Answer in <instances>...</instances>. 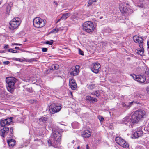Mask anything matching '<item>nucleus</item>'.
<instances>
[{"mask_svg": "<svg viewBox=\"0 0 149 149\" xmlns=\"http://www.w3.org/2000/svg\"><path fill=\"white\" fill-rule=\"evenodd\" d=\"M131 119L132 123H136L139 121L140 120L138 118L136 113H134L131 116Z\"/></svg>", "mask_w": 149, "mask_h": 149, "instance_id": "obj_19", "label": "nucleus"}, {"mask_svg": "<svg viewBox=\"0 0 149 149\" xmlns=\"http://www.w3.org/2000/svg\"><path fill=\"white\" fill-rule=\"evenodd\" d=\"M115 141L118 144L124 148H127L129 147L128 143L120 137H116L115 138Z\"/></svg>", "mask_w": 149, "mask_h": 149, "instance_id": "obj_7", "label": "nucleus"}, {"mask_svg": "<svg viewBox=\"0 0 149 149\" xmlns=\"http://www.w3.org/2000/svg\"><path fill=\"white\" fill-rule=\"evenodd\" d=\"M131 118L130 116L125 117L122 120V123H124L128 125H130L132 123Z\"/></svg>", "mask_w": 149, "mask_h": 149, "instance_id": "obj_16", "label": "nucleus"}, {"mask_svg": "<svg viewBox=\"0 0 149 149\" xmlns=\"http://www.w3.org/2000/svg\"><path fill=\"white\" fill-rule=\"evenodd\" d=\"M22 45L21 44H18V45Z\"/></svg>", "mask_w": 149, "mask_h": 149, "instance_id": "obj_53", "label": "nucleus"}, {"mask_svg": "<svg viewBox=\"0 0 149 149\" xmlns=\"http://www.w3.org/2000/svg\"><path fill=\"white\" fill-rule=\"evenodd\" d=\"M97 101V99L95 98H93L92 97L91 102L93 103L95 102H96Z\"/></svg>", "mask_w": 149, "mask_h": 149, "instance_id": "obj_33", "label": "nucleus"}, {"mask_svg": "<svg viewBox=\"0 0 149 149\" xmlns=\"http://www.w3.org/2000/svg\"><path fill=\"white\" fill-rule=\"evenodd\" d=\"M70 15V13H66L63 14L61 18L58 19L57 21L56 22V23L58 22L61 20H65Z\"/></svg>", "mask_w": 149, "mask_h": 149, "instance_id": "obj_21", "label": "nucleus"}, {"mask_svg": "<svg viewBox=\"0 0 149 149\" xmlns=\"http://www.w3.org/2000/svg\"><path fill=\"white\" fill-rule=\"evenodd\" d=\"M60 106H57L54 104H52L49 107L50 112L52 113H55L59 112L61 109Z\"/></svg>", "mask_w": 149, "mask_h": 149, "instance_id": "obj_8", "label": "nucleus"}, {"mask_svg": "<svg viewBox=\"0 0 149 149\" xmlns=\"http://www.w3.org/2000/svg\"><path fill=\"white\" fill-rule=\"evenodd\" d=\"M20 23L19 19L17 17H15L10 22L9 28L10 29L13 30L17 29Z\"/></svg>", "mask_w": 149, "mask_h": 149, "instance_id": "obj_4", "label": "nucleus"}, {"mask_svg": "<svg viewBox=\"0 0 149 149\" xmlns=\"http://www.w3.org/2000/svg\"><path fill=\"white\" fill-rule=\"evenodd\" d=\"M58 29H54L52 30L51 32L52 33H56L58 31Z\"/></svg>", "mask_w": 149, "mask_h": 149, "instance_id": "obj_37", "label": "nucleus"}, {"mask_svg": "<svg viewBox=\"0 0 149 149\" xmlns=\"http://www.w3.org/2000/svg\"><path fill=\"white\" fill-rule=\"evenodd\" d=\"M132 77L136 81L141 83H143L146 80L145 76L143 75L133 74Z\"/></svg>", "mask_w": 149, "mask_h": 149, "instance_id": "obj_9", "label": "nucleus"}, {"mask_svg": "<svg viewBox=\"0 0 149 149\" xmlns=\"http://www.w3.org/2000/svg\"><path fill=\"white\" fill-rule=\"evenodd\" d=\"M10 63L9 61H6L3 62V64L5 65H8Z\"/></svg>", "mask_w": 149, "mask_h": 149, "instance_id": "obj_41", "label": "nucleus"}, {"mask_svg": "<svg viewBox=\"0 0 149 149\" xmlns=\"http://www.w3.org/2000/svg\"><path fill=\"white\" fill-rule=\"evenodd\" d=\"M71 94L72 95V93H71Z\"/></svg>", "mask_w": 149, "mask_h": 149, "instance_id": "obj_55", "label": "nucleus"}, {"mask_svg": "<svg viewBox=\"0 0 149 149\" xmlns=\"http://www.w3.org/2000/svg\"><path fill=\"white\" fill-rule=\"evenodd\" d=\"M9 128L8 127H4L3 129H1L0 131V134L1 136L4 137L8 133Z\"/></svg>", "mask_w": 149, "mask_h": 149, "instance_id": "obj_18", "label": "nucleus"}, {"mask_svg": "<svg viewBox=\"0 0 149 149\" xmlns=\"http://www.w3.org/2000/svg\"><path fill=\"white\" fill-rule=\"evenodd\" d=\"M47 50V49L46 48H43L42 49V51L43 52H46Z\"/></svg>", "mask_w": 149, "mask_h": 149, "instance_id": "obj_40", "label": "nucleus"}, {"mask_svg": "<svg viewBox=\"0 0 149 149\" xmlns=\"http://www.w3.org/2000/svg\"><path fill=\"white\" fill-rule=\"evenodd\" d=\"M14 45H18V44H17V43H12L11 44L12 46H14Z\"/></svg>", "mask_w": 149, "mask_h": 149, "instance_id": "obj_43", "label": "nucleus"}, {"mask_svg": "<svg viewBox=\"0 0 149 149\" xmlns=\"http://www.w3.org/2000/svg\"><path fill=\"white\" fill-rule=\"evenodd\" d=\"M47 120V117H42L39 119V121L40 122H42L43 123L46 122Z\"/></svg>", "mask_w": 149, "mask_h": 149, "instance_id": "obj_30", "label": "nucleus"}, {"mask_svg": "<svg viewBox=\"0 0 149 149\" xmlns=\"http://www.w3.org/2000/svg\"><path fill=\"white\" fill-rule=\"evenodd\" d=\"M143 52L144 49L143 47L142 48H140V49L138 51L137 53L141 56H142L143 55Z\"/></svg>", "mask_w": 149, "mask_h": 149, "instance_id": "obj_29", "label": "nucleus"}, {"mask_svg": "<svg viewBox=\"0 0 149 149\" xmlns=\"http://www.w3.org/2000/svg\"><path fill=\"white\" fill-rule=\"evenodd\" d=\"M91 132L89 131L86 130L83 132L82 136L84 138H88L91 136Z\"/></svg>", "mask_w": 149, "mask_h": 149, "instance_id": "obj_22", "label": "nucleus"}, {"mask_svg": "<svg viewBox=\"0 0 149 149\" xmlns=\"http://www.w3.org/2000/svg\"><path fill=\"white\" fill-rule=\"evenodd\" d=\"M7 9L8 10H10V6H8L7 7Z\"/></svg>", "mask_w": 149, "mask_h": 149, "instance_id": "obj_46", "label": "nucleus"}, {"mask_svg": "<svg viewBox=\"0 0 149 149\" xmlns=\"http://www.w3.org/2000/svg\"><path fill=\"white\" fill-rule=\"evenodd\" d=\"M12 120L11 117L2 120L1 121V125L2 127H3L6 125H9L12 122Z\"/></svg>", "mask_w": 149, "mask_h": 149, "instance_id": "obj_15", "label": "nucleus"}, {"mask_svg": "<svg viewBox=\"0 0 149 149\" xmlns=\"http://www.w3.org/2000/svg\"><path fill=\"white\" fill-rule=\"evenodd\" d=\"M8 48V45H7L5 46L4 47V48L5 49H6Z\"/></svg>", "mask_w": 149, "mask_h": 149, "instance_id": "obj_42", "label": "nucleus"}, {"mask_svg": "<svg viewBox=\"0 0 149 149\" xmlns=\"http://www.w3.org/2000/svg\"><path fill=\"white\" fill-rule=\"evenodd\" d=\"M135 113L140 120L142 118H145L146 116V113L144 110H139L136 111Z\"/></svg>", "mask_w": 149, "mask_h": 149, "instance_id": "obj_12", "label": "nucleus"}, {"mask_svg": "<svg viewBox=\"0 0 149 149\" xmlns=\"http://www.w3.org/2000/svg\"><path fill=\"white\" fill-rule=\"evenodd\" d=\"M61 134L58 131L53 132L51 135V138L54 141L53 144L57 145L58 148H60V142L61 139Z\"/></svg>", "mask_w": 149, "mask_h": 149, "instance_id": "obj_2", "label": "nucleus"}, {"mask_svg": "<svg viewBox=\"0 0 149 149\" xmlns=\"http://www.w3.org/2000/svg\"><path fill=\"white\" fill-rule=\"evenodd\" d=\"M146 73L147 74L148 73V74L149 75V72H146Z\"/></svg>", "mask_w": 149, "mask_h": 149, "instance_id": "obj_51", "label": "nucleus"}, {"mask_svg": "<svg viewBox=\"0 0 149 149\" xmlns=\"http://www.w3.org/2000/svg\"><path fill=\"white\" fill-rule=\"evenodd\" d=\"M86 149H89L88 146V144H87L86 146Z\"/></svg>", "mask_w": 149, "mask_h": 149, "instance_id": "obj_49", "label": "nucleus"}, {"mask_svg": "<svg viewBox=\"0 0 149 149\" xmlns=\"http://www.w3.org/2000/svg\"><path fill=\"white\" fill-rule=\"evenodd\" d=\"M8 51L9 52H12V53H16L17 52V51L16 50H13V49H8Z\"/></svg>", "mask_w": 149, "mask_h": 149, "instance_id": "obj_36", "label": "nucleus"}, {"mask_svg": "<svg viewBox=\"0 0 149 149\" xmlns=\"http://www.w3.org/2000/svg\"><path fill=\"white\" fill-rule=\"evenodd\" d=\"M100 65L98 63L93 64L91 66V71L95 73H98L100 68Z\"/></svg>", "mask_w": 149, "mask_h": 149, "instance_id": "obj_10", "label": "nucleus"}, {"mask_svg": "<svg viewBox=\"0 0 149 149\" xmlns=\"http://www.w3.org/2000/svg\"><path fill=\"white\" fill-rule=\"evenodd\" d=\"M59 67V65L58 64H54L51 66L50 69L51 70H55L58 69Z\"/></svg>", "mask_w": 149, "mask_h": 149, "instance_id": "obj_26", "label": "nucleus"}, {"mask_svg": "<svg viewBox=\"0 0 149 149\" xmlns=\"http://www.w3.org/2000/svg\"><path fill=\"white\" fill-rule=\"evenodd\" d=\"M102 18V17H100V19H101V18Z\"/></svg>", "mask_w": 149, "mask_h": 149, "instance_id": "obj_54", "label": "nucleus"}, {"mask_svg": "<svg viewBox=\"0 0 149 149\" xmlns=\"http://www.w3.org/2000/svg\"><path fill=\"white\" fill-rule=\"evenodd\" d=\"M96 0H89L88 3V6H89L91 5L93 2H96Z\"/></svg>", "mask_w": 149, "mask_h": 149, "instance_id": "obj_32", "label": "nucleus"}, {"mask_svg": "<svg viewBox=\"0 0 149 149\" xmlns=\"http://www.w3.org/2000/svg\"><path fill=\"white\" fill-rule=\"evenodd\" d=\"M69 85L70 88L73 90H75L77 88V85L75 80L73 79H70L69 81Z\"/></svg>", "mask_w": 149, "mask_h": 149, "instance_id": "obj_17", "label": "nucleus"}, {"mask_svg": "<svg viewBox=\"0 0 149 149\" xmlns=\"http://www.w3.org/2000/svg\"><path fill=\"white\" fill-rule=\"evenodd\" d=\"M51 41H47L45 42V43L47 44H49V45H52L53 44V41L51 40Z\"/></svg>", "mask_w": 149, "mask_h": 149, "instance_id": "obj_34", "label": "nucleus"}, {"mask_svg": "<svg viewBox=\"0 0 149 149\" xmlns=\"http://www.w3.org/2000/svg\"><path fill=\"white\" fill-rule=\"evenodd\" d=\"M147 45L148 48L149 49V41L147 42Z\"/></svg>", "mask_w": 149, "mask_h": 149, "instance_id": "obj_50", "label": "nucleus"}, {"mask_svg": "<svg viewBox=\"0 0 149 149\" xmlns=\"http://www.w3.org/2000/svg\"><path fill=\"white\" fill-rule=\"evenodd\" d=\"M79 148H80V147L79 146H78L77 147V149H79Z\"/></svg>", "mask_w": 149, "mask_h": 149, "instance_id": "obj_52", "label": "nucleus"}, {"mask_svg": "<svg viewBox=\"0 0 149 149\" xmlns=\"http://www.w3.org/2000/svg\"><path fill=\"white\" fill-rule=\"evenodd\" d=\"M6 82L8 84L7 88L8 91L13 93L15 88V84L17 81V79L13 77H9L6 78Z\"/></svg>", "mask_w": 149, "mask_h": 149, "instance_id": "obj_1", "label": "nucleus"}, {"mask_svg": "<svg viewBox=\"0 0 149 149\" xmlns=\"http://www.w3.org/2000/svg\"><path fill=\"white\" fill-rule=\"evenodd\" d=\"M78 50L79 54L82 55H84V54L83 52L81 50V49L79 48Z\"/></svg>", "mask_w": 149, "mask_h": 149, "instance_id": "obj_39", "label": "nucleus"}, {"mask_svg": "<svg viewBox=\"0 0 149 149\" xmlns=\"http://www.w3.org/2000/svg\"><path fill=\"white\" fill-rule=\"evenodd\" d=\"M46 21L39 17L35 18L33 20V24L34 27L39 28L44 26L45 24Z\"/></svg>", "mask_w": 149, "mask_h": 149, "instance_id": "obj_5", "label": "nucleus"}, {"mask_svg": "<svg viewBox=\"0 0 149 149\" xmlns=\"http://www.w3.org/2000/svg\"><path fill=\"white\" fill-rule=\"evenodd\" d=\"M54 4H55L56 5H57L58 4V3L56 1H54Z\"/></svg>", "mask_w": 149, "mask_h": 149, "instance_id": "obj_47", "label": "nucleus"}, {"mask_svg": "<svg viewBox=\"0 0 149 149\" xmlns=\"http://www.w3.org/2000/svg\"><path fill=\"white\" fill-rule=\"evenodd\" d=\"M86 87L89 90L92 91L96 88L97 85L91 82L88 83Z\"/></svg>", "mask_w": 149, "mask_h": 149, "instance_id": "obj_20", "label": "nucleus"}, {"mask_svg": "<svg viewBox=\"0 0 149 149\" xmlns=\"http://www.w3.org/2000/svg\"><path fill=\"white\" fill-rule=\"evenodd\" d=\"M13 128L12 127H11L10 129V131L11 132V133H12L13 132Z\"/></svg>", "mask_w": 149, "mask_h": 149, "instance_id": "obj_45", "label": "nucleus"}, {"mask_svg": "<svg viewBox=\"0 0 149 149\" xmlns=\"http://www.w3.org/2000/svg\"><path fill=\"white\" fill-rule=\"evenodd\" d=\"M54 142V141L53 140L52 141H51V139H49L48 141V143L49 146H52L55 147H56L58 148L57 145H55L53 144V143Z\"/></svg>", "mask_w": 149, "mask_h": 149, "instance_id": "obj_25", "label": "nucleus"}, {"mask_svg": "<svg viewBox=\"0 0 149 149\" xmlns=\"http://www.w3.org/2000/svg\"><path fill=\"white\" fill-rule=\"evenodd\" d=\"M84 30L88 33L92 32L94 29V27L93 23L90 21L85 22L83 25Z\"/></svg>", "mask_w": 149, "mask_h": 149, "instance_id": "obj_6", "label": "nucleus"}, {"mask_svg": "<svg viewBox=\"0 0 149 149\" xmlns=\"http://www.w3.org/2000/svg\"><path fill=\"white\" fill-rule=\"evenodd\" d=\"M92 97L90 96H87L86 97V100H89L91 102Z\"/></svg>", "mask_w": 149, "mask_h": 149, "instance_id": "obj_38", "label": "nucleus"}, {"mask_svg": "<svg viewBox=\"0 0 149 149\" xmlns=\"http://www.w3.org/2000/svg\"><path fill=\"white\" fill-rule=\"evenodd\" d=\"M129 6L128 4L122 3L119 5V9L122 13L129 15L133 12L132 10L129 8Z\"/></svg>", "mask_w": 149, "mask_h": 149, "instance_id": "obj_3", "label": "nucleus"}, {"mask_svg": "<svg viewBox=\"0 0 149 149\" xmlns=\"http://www.w3.org/2000/svg\"><path fill=\"white\" fill-rule=\"evenodd\" d=\"M139 2H138L137 3V6H138L143 8L144 7V5L142 2L144 0H139Z\"/></svg>", "mask_w": 149, "mask_h": 149, "instance_id": "obj_28", "label": "nucleus"}, {"mask_svg": "<svg viewBox=\"0 0 149 149\" xmlns=\"http://www.w3.org/2000/svg\"><path fill=\"white\" fill-rule=\"evenodd\" d=\"M142 130V127L139 128L137 131L132 134L131 136L132 138L136 139L141 136L143 133Z\"/></svg>", "mask_w": 149, "mask_h": 149, "instance_id": "obj_11", "label": "nucleus"}, {"mask_svg": "<svg viewBox=\"0 0 149 149\" xmlns=\"http://www.w3.org/2000/svg\"><path fill=\"white\" fill-rule=\"evenodd\" d=\"M134 41L136 43L139 44V46L140 48H142L143 47V40L142 38H139L137 36H135L133 37Z\"/></svg>", "mask_w": 149, "mask_h": 149, "instance_id": "obj_14", "label": "nucleus"}, {"mask_svg": "<svg viewBox=\"0 0 149 149\" xmlns=\"http://www.w3.org/2000/svg\"><path fill=\"white\" fill-rule=\"evenodd\" d=\"M15 49H16L18 50H20V48L19 47H15Z\"/></svg>", "mask_w": 149, "mask_h": 149, "instance_id": "obj_44", "label": "nucleus"}, {"mask_svg": "<svg viewBox=\"0 0 149 149\" xmlns=\"http://www.w3.org/2000/svg\"><path fill=\"white\" fill-rule=\"evenodd\" d=\"M7 142L9 146L11 147H13L15 145V141L13 139H11L7 140Z\"/></svg>", "mask_w": 149, "mask_h": 149, "instance_id": "obj_23", "label": "nucleus"}, {"mask_svg": "<svg viewBox=\"0 0 149 149\" xmlns=\"http://www.w3.org/2000/svg\"><path fill=\"white\" fill-rule=\"evenodd\" d=\"M98 118L101 122L103 121L104 120L103 118L101 116H98Z\"/></svg>", "mask_w": 149, "mask_h": 149, "instance_id": "obj_35", "label": "nucleus"}, {"mask_svg": "<svg viewBox=\"0 0 149 149\" xmlns=\"http://www.w3.org/2000/svg\"><path fill=\"white\" fill-rule=\"evenodd\" d=\"M38 61L37 58H34L28 59L27 61L30 62H37Z\"/></svg>", "mask_w": 149, "mask_h": 149, "instance_id": "obj_31", "label": "nucleus"}, {"mask_svg": "<svg viewBox=\"0 0 149 149\" xmlns=\"http://www.w3.org/2000/svg\"><path fill=\"white\" fill-rule=\"evenodd\" d=\"M80 66L77 65L75 67H72L70 70V73L71 75L73 76L77 75L79 72V69Z\"/></svg>", "mask_w": 149, "mask_h": 149, "instance_id": "obj_13", "label": "nucleus"}, {"mask_svg": "<svg viewBox=\"0 0 149 149\" xmlns=\"http://www.w3.org/2000/svg\"><path fill=\"white\" fill-rule=\"evenodd\" d=\"M91 94L96 97H99L100 95V92L99 90H97L91 93Z\"/></svg>", "mask_w": 149, "mask_h": 149, "instance_id": "obj_24", "label": "nucleus"}, {"mask_svg": "<svg viewBox=\"0 0 149 149\" xmlns=\"http://www.w3.org/2000/svg\"><path fill=\"white\" fill-rule=\"evenodd\" d=\"M133 103V102H131L129 103V105H127L124 102H122V105L123 107H125V108L128 109L130 107L131 105V104Z\"/></svg>", "mask_w": 149, "mask_h": 149, "instance_id": "obj_27", "label": "nucleus"}, {"mask_svg": "<svg viewBox=\"0 0 149 149\" xmlns=\"http://www.w3.org/2000/svg\"><path fill=\"white\" fill-rule=\"evenodd\" d=\"M5 52L3 50L0 51V53H5Z\"/></svg>", "mask_w": 149, "mask_h": 149, "instance_id": "obj_48", "label": "nucleus"}]
</instances>
